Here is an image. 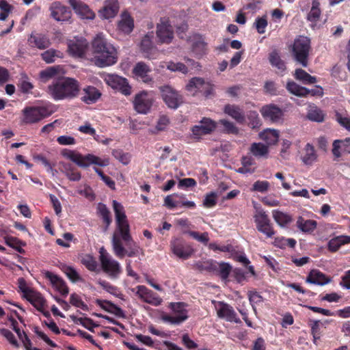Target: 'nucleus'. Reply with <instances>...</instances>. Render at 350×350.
<instances>
[{"instance_id":"72a5a7b5","label":"nucleus","mask_w":350,"mask_h":350,"mask_svg":"<svg viewBox=\"0 0 350 350\" xmlns=\"http://www.w3.org/2000/svg\"><path fill=\"white\" fill-rule=\"evenodd\" d=\"M297 227L304 233H312L317 226V222L312 219H305L299 217L296 222Z\"/></svg>"},{"instance_id":"f03ea898","label":"nucleus","mask_w":350,"mask_h":350,"mask_svg":"<svg viewBox=\"0 0 350 350\" xmlns=\"http://www.w3.org/2000/svg\"><path fill=\"white\" fill-rule=\"evenodd\" d=\"M79 81L73 78L63 77L54 80L47 88L48 94L55 100H70L80 92Z\"/></svg>"},{"instance_id":"0e129e2a","label":"nucleus","mask_w":350,"mask_h":350,"mask_svg":"<svg viewBox=\"0 0 350 350\" xmlns=\"http://www.w3.org/2000/svg\"><path fill=\"white\" fill-rule=\"evenodd\" d=\"M170 123V119L166 116H161L157 122L155 130L157 132L164 131Z\"/></svg>"},{"instance_id":"5701e85b","label":"nucleus","mask_w":350,"mask_h":350,"mask_svg":"<svg viewBox=\"0 0 350 350\" xmlns=\"http://www.w3.org/2000/svg\"><path fill=\"white\" fill-rule=\"evenodd\" d=\"M119 8L118 0H107L103 8L99 10L98 16L102 19L114 18L118 14Z\"/></svg>"},{"instance_id":"58836bf2","label":"nucleus","mask_w":350,"mask_h":350,"mask_svg":"<svg viewBox=\"0 0 350 350\" xmlns=\"http://www.w3.org/2000/svg\"><path fill=\"white\" fill-rule=\"evenodd\" d=\"M350 243L349 236H338L328 242V249L332 252L337 251L342 245Z\"/></svg>"},{"instance_id":"4d7b16f0","label":"nucleus","mask_w":350,"mask_h":350,"mask_svg":"<svg viewBox=\"0 0 350 350\" xmlns=\"http://www.w3.org/2000/svg\"><path fill=\"white\" fill-rule=\"evenodd\" d=\"M42 59L47 64H51L55 61L56 57H59L58 52L53 49H49L42 53Z\"/></svg>"},{"instance_id":"c756f323","label":"nucleus","mask_w":350,"mask_h":350,"mask_svg":"<svg viewBox=\"0 0 350 350\" xmlns=\"http://www.w3.org/2000/svg\"><path fill=\"white\" fill-rule=\"evenodd\" d=\"M118 29L125 34H129L134 28V21L129 12H124L118 22Z\"/></svg>"},{"instance_id":"a878e982","label":"nucleus","mask_w":350,"mask_h":350,"mask_svg":"<svg viewBox=\"0 0 350 350\" xmlns=\"http://www.w3.org/2000/svg\"><path fill=\"white\" fill-rule=\"evenodd\" d=\"M92 164L105 167L108 165L109 160L106 159H102L92 154H88L85 155H83L81 154V157L79 158L78 166L81 167H87Z\"/></svg>"},{"instance_id":"2f4dec72","label":"nucleus","mask_w":350,"mask_h":350,"mask_svg":"<svg viewBox=\"0 0 350 350\" xmlns=\"http://www.w3.org/2000/svg\"><path fill=\"white\" fill-rule=\"evenodd\" d=\"M59 170L71 181H79L81 178V174L70 163L59 162Z\"/></svg>"},{"instance_id":"a18cd8bd","label":"nucleus","mask_w":350,"mask_h":350,"mask_svg":"<svg viewBox=\"0 0 350 350\" xmlns=\"http://www.w3.org/2000/svg\"><path fill=\"white\" fill-rule=\"evenodd\" d=\"M60 72L59 66H51L40 72V79L42 82L46 83L55 77Z\"/></svg>"},{"instance_id":"680f3d73","label":"nucleus","mask_w":350,"mask_h":350,"mask_svg":"<svg viewBox=\"0 0 350 350\" xmlns=\"http://www.w3.org/2000/svg\"><path fill=\"white\" fill-rule=\"evenodd\" d=\"M34 160L46 167L47 172L51 173L53 175H55V173L57 172L55 170H53L50 163L44 156L41 154L36 155L34 157Z\"/></svg>"},{"instance_id":"4c0bfd02","label":"nucleus","mask_w":350,"mask_h":350,"mask_svg":"<svg viewBox=\"0 0 350 350\" xmlns=\"http://www.w3.org/2000/svg\"><path fill=\"white\" fill-rule=\"evenodd\" d=\"M317 155L312 145L307 144L304 148V154L301 157V161L305 165H312L316 161Z\"/></svg>"},{"instance_id":"de8ad7c7","label":"nucleus","mask_w":350,"mask_h":350,"mask_svg":"<svg viewBox=\"0 0 350 350\" xmlns=\"http://www.w3.org/2000/svg\"><path fill=\"white\" fill-rule=\"evenodd\" d=\"M5 243L7 245L14 249L18 252L21 254L25 253L23 247L25 246L26 243L18 239L17 238L13 237H5Z\"/></svg>"},{"instance_id":"1a4fd4ad","label":"nucleus","mask_w":350,"mask_h":350,"mask_svg":"<svg viewBox=\"0 0 350 350\" xmlns=\"http://www.w3.org/2000/svg\"><path fill=\"white\" fill-rule=\"evenodd\" d=\"M170 246L172 254L183 260L191 258L194 253L192 245L180 238L172 239Z\"/></svg>"},{"instance_id":"8fccbe9b","label":"nucleus","mask_w":350,"mask_h":350,"mask_svg":"<svg viewBox=\"0 0 350 350\" xmlns=\"http://www.w3.org/2000/svg\"><path fill=\"white\" fill-rule=\"evenodd\" d=\"M98 212L102 217L103 221L105 223L107 229L111 223L109 211L107 208L106 205L100 203L98 205Z\"/></svg>"},{"instance_id":"3c124183","label":"nucleus","mask_w":350,"mask_h":350,"mask_svg":"<svg viewBox=\"0 0 350 350\" xmlns=\"http://www.w3.org/2000/svg\"><path fill=\"white\" fill-rule=\"evenodd\" d=\"M167 69L172 72L178 71L183 74H187L189 71L187 66L181 62H170L167 64Z\"/></svg>"},{"instance_id":"a19ab883","label":"nucleus","mask_w":350,"mask_h":350,"mask_svg":"<svg viewBox=\"0 0 350 350\" xmlns=\"http://www.w3.org/2000/svg\"><path fill=\"white\" fill-rule=\"evenodd\" d=\"M324 113L321 109L314 105H310L308 110L307 118L313 122H321L324 120Z\"/></svg>"},{"instance_id":"ddd939ff","label":"nucleus","mask_w":350,"mask_h":350,"mask_svg":"<svg viewBox=\"0 0 350 350\" xmlns=\"http://www.w3.org/2000/svg\"><path fill=\"white\" fill-rule=\"evenodd\" d=\"M163 100L168 107L177 109L182 103V96L172 86L166 85L160 87Z\"/></svg>"},{"instance_id":"dca6fc26","label":"nucleus","mask_w":350,"mask_h":350,"mask_svg":"<svg viewBox=\"0 0 350 350\" xmlns=\"http://www.w3.org/2000/svg\"><path fill=\"white\" fill-rule=\"evenodd\" d=\"M157 38L160 44H170L174 38V29L168 20L163 18L157 27Z\"/></svg>"},{"instance_id":"412c9836","label":"nucleus","mask_w":350,"mask_h":350,"mask_svg":"<svg viewBox=\"0 0 350 350\" xmlns=\"http://www.w3.org/2000/svg\"><path fill=\"white\" fill-rule=\"evenodd\" d=\"M44 275L56 291L64 297L68 295L69 293L68 287L62 278L51 271L44 272Z\"/></svg>"},{"instance_id":"6e6d98bb","label":"nucleus","mask_w":350,"mask_h":350,"mask_svg":"<svg viewBox=\"0 0 350 350\" xmlns=\"http://www.w3.org/2000/svg\"><path fill=\"white\" fill-rule=\"evenodd\" d=\"M61 154L63 157L70 159V161H72L78 165L79 158L81 157L80 153L76 152L74 150L64 149L62 151Z\"/></svg>"},{"instance_id":"f3484780","label":"nucleus","mask_w":350,"mask_h":350,"mask_svg":"<svg viewBox=\"0 0 350 350\" xmlns=\"http://www.w3.org/2000/svg\"><path fill=\"white\" fill-rule=\"evenodd\" d=\"M51 16L57 21L67 22L71 19L72 12L68 8L59 1H55L50 5Z\"/></svg>"},{"instance_id":"2eb2a0df","label":"nucleus","mask_w":350,"mask_h":350,"mask_svg":"<svg viewBox=\"0 0 350 350\" xmlns=\"http://www.w3.org/2000/svg\"><path fill=\"white\" fill-rule=\"evenodd\" d=\"M132 292L142 301L152 306H159L162 302V299L159 295L144 285L136 286L132 289Z\"/></svg>"},{"instance_id":"774afa93","label":"nucleus","mask_w":350,"mask_h":350,"mask_svg":"<svg viewBox=\"0 0 350 350\" xmlns=\"http://www.w3.org/2000/svg\"><path fill=\"white\" fill-rule=\"evenodd\" d=\"M254 26L259 33H264L265 32V28L267 26V21L266 18H257L255 21Z\"/></svg>"},{"instance_id":"79ce46f5","label":"nucleus","mask_w":350,"mask_h":350,"mask_svg":"<svg viewBox=\"0 0 350 350\" xmlns=\"http://www.w3.org/2000/svg\"><path fill=\"white\" fill-rule=\"evenodd\" d=\"M287 90L297 96L305 97L308 95V88L302 87L294 81H288L286 84Z\"/></svg>"},{"instance_id":"f8f14e48","label":"nucleus","mask_w":350,"mask_h":350,"mask_svg":"<svg viewBox=\"0 0 350 350\" xmlns=\"http://www.w3.org/2000/svg\"><path fill=\"white\" fill-rule=\"evenodd\" d=\"M212 304L214 306V308L216 310L217 315L219 318L236 323L241 322V320L238 317L234 308L229 304L224 301L215 300H213Z\"/></svg>"},{"instance_id":"b1692460","label":"nucleus","mask_w":350,"mask_h":350,"mask_svg":"<svg viewBox=\"0 0 350 350\" xmlns=\"http://www.w3.org/2000/svg\"><path fill=\"white\" fill-rule=\"evenodd\" d=\"M27 43L31 47L40 50L45 49L51 45L49 38L41 33H31L27 39Z\"/></svg>"},{"instance_id":"423d86ee","label":"nucleus","mask_w":350,"mask_h":350,"mask_svg":"<svg viewBox=\"0 0 350 350\" xmlns=\"http://www.w3.org/2000/svg\"><path fill=\"white\" fill-rule=\"evenodd\" d=\"M153 102L152 92L143 90L135 95L132 103L134 110L137 113L146 115L150 111Z\"/></svg>"},{"instance_id":"f257e3e1","label":"nucleus","mask_w":350,"mask_h":350,"mask_svg":"<svg viewBox=\"0 0 350 350\" xmlns=\"http://www.w3.org/2000/svg\"><path fill=\"white\" fill-rule=\"evenodd\" d=\"M116 216V229L113 232L111 244L115 255L122 258L126 254L129 257L137 256L140 250L130 234V227L123 206L116 200L113 201Z\"/></svg>"},{"instance_id":"20e7f679","label":"nucleus","mask_w":350,"mask_h":350,"mask_svg":"<svg viewBox=\"0 0 350 350\" xmlns=\"http://www.w3.org/2000/svg\"><path fill=\"white\" fill-rule=\"evenodd\" d=\"M310 49V40L308 37L300 36L293 45V55L295 59L303 67L308 66V58Z\"/></svg>"},{"instance_id":"39448f33","label":"nucleus","mask_w":350,"mask_h":350,"mask_svg":"<svg viewBox=\"0 0 350 350\" xmlns=\"http://www.w3.org/2000/svg\"><path fill=\"white\" fill-rule=\"evenodd\" d=\"M99 260L104 272L110 277L116 278L122 272L120 264L103 247L99 249Z\"/></svg>"},{"instance_id":"5fc2aeb1","label":"nucleus","mask_w":350,"mask_h":350,"mask_svg":"<svg viewBox=\"0 0 350 350\" xmlns=\"http://www.w3.org/2000/svg\"><path fill=\"white\" fill-rule=\"evenodd\" d=\"M70 303L75 306V307H77V308H79L83 310H88V306L87 304H85L81 299V297L76 294V293H72L70 295Z\"/></svg>"},{"instance_id":"a211bd4d","label":"nucleus","mask_w":350,"mask_h":350,"mask_svg":"<svg viewBox=\"0 0 350 350\" xmlns=\"http://www.w3.org/2000/svg\"><path fill=\"white\" fill-rule=\"evenodd\" d=\"M88 48V42L83 37H75L68 41V51L74 57H83Z\"/></svg>"},{"instance_id":"6e6552de","label":"nucleus","mask_w":350,"mask_h":350,"mask_svg":"<svg viewBox=\"0 0 350 350\" xmlns=\"http://www.w3.org/2000/svg\"><path fill=\"white\" fill-rule=\"evenodd\" d=\"M185 89L192 95L201 93L206 97L211 95L213 92V85L208 81L202 77H193L185 86Z\"/></svg>"},{"instance_id":"e433bc0d","label":"nucleus","mask_w":350,"mask_h":350,"mask_svg":"<svg viewBox=\"0 0 350 350\" xmlns=\"http://www.w3.org/2000/svg\"><path fill=\"white\" fill-rule=\"evenodd\" d=\"M260 138L265 141L268 145H273L278 142L279 139V133L275 129H266L260 133Z\"/></svg>"},{"instance_id":"7c9ffc66","label":"nucleus","mask_w":350,"mask_h":350,"mask_svg":"<svg viewBox=\"0 0 350 350\" xmlns=\"http://www.w3.org/2000/svg\"><path fill=\"white\" fill-rule=\"evenodd\" d=\"M25 299L30 302L38 310L44 312L46 302L42 294L33 290Z\"/></svg>"},{"instance_id":"e2e57ef3","label":"nucleus","mask_w":350,"mask_h":350,"mask_svg":"<svg viewBox=\"0 0 350 350\" xmlns=\"http://www.w3.org/2000/svg\"><path fill=\"white\" fill-rule=\"evenodd\" d=\"M219 122L224 126V130L226 133L235 135L239 133V129L234 123L226 120H221Z\"/></svg>"},{"instance_id":"c03bdc74","label":"nucleus","mask_w":350,"mask_h":350,"mask_svg":"<svg viewBox=\"0 0 350 350\" xmlns=\"http://www.w3.org/2000/svg\"><path fill=\"white\" fill-rule=\"evenodd\" d=\"M269 60L273 67L276 68L280 72H283L286 70V66L280 58L279 53L274 50L271 51L269 56Z\"/></svg>"},{"instance_id":"473e14b6","label":"nucleus","mask_w":350,"mask_h":350,"mask_svg":"<svg viewBox=\"0 0 350 350\" xmlns=\"http://www.w3.org/2000/svg\"><path fill=\"white\" fill-rule=\"evenodd\" d=\"M84 95L81 100L86 104L96 103L100 97L101 93L95 87L88 86L83 89Z\"/></svg>"},{"instance_id":"7ed1b4c3","label":"nucleus","mask_w":350,"mask_h":350,"mask_svg":"<svg viewBox=\"0 0 350 350\" xmlns=\"http://www.w3.org/2000/svg\"><path fill=\"white\" fill-rule=\"evenodd\" d=\"M92 49L98 66L100 67L109 66L116 63L118 60L117 51L103 33L97 34L94 38Z\"/></svg>"},{"instance_id":"603ef678","label":"nucleus","mask_w":350,"mask_h":350,"mask_svg":"<svg viewBox=\"0 0 350 350\" xmlns=\"http://www.w3.org/2000/svg\"><path fill=\"white\" fill-rule=\"evenodd\" d=\"M247 118L249 120L248 125L252 129L258 128L260 126V120L256 111H250L247 113Z\"/></svg>"},{"instance_id":"bf43d9fd","label":"nucleus","mask_w":350,"mask_h":350,"mask_svg":"<svg viewBox=\"0 0 350 350\" xmlns=\"http://www.w3.org/2000/svg\"><path fill=\"white\" fill-rule=\"evenodd\" d=\"M64 272L68 278L72 282H76L81 280V277L78 272L72 267L67 266L64 268Z\"/></svg>"},{"instance_id":"864d4df0","label":"nucleus","mask_w":350,"mask_h":350,"mask_svg":"<svg viewBox=\"0 0 350 350\" xmlns=\"http://www.w3.org/2000/svg\"><path fill=\"white\" fill-rule=\"evenodd\" d=\"M113 156L124 165H127L131 161L129 153L124 152L120 150H114L112 152Z\"/></svg>"},{"instance_id":"37998d69","label":"nucleus","mask_w":350,"mask_h":350,"mask_svg":"<svg viewBox=\"0 0 350 350\" xmlns=\"http://www.w3.org/2000/svg\"><path fill=\"white\" fill-rule=\"evenodd\" d=\"M250 152L256 157L267 158L269 154V148L262 143H253L250 147Z\"/></svg>"},{"instance_id":"4be33fe9","label":"nucleus","mask_w":350,"mask_h":350,"mask_svg":"<svg viewBox=\"0 0 350 350\" xmlns=\"http://www.w3.org/2000/svg\"><path fill=\"white\" fill-rule=\"evenodd\" d=\"M260 113L265 119L273 122H279L284 116L282 110L275 105H267L262 107Z\"/></svg>"},{"instance_id":"cd10ccee","label":"nucleus","mask_w":350,"mask_h":350,"mask_svg":"<svg viewBox=\"0 0 350 350\" xmlns=\"http://www.w3.org/2000/svg\"><path fill=\"white\" fill-rule=\"evenodd\" d=\"M332 279L317 269H312L307 276V283L323 286L331 282Z\"/></svg>"},{"instance_id":"393cba45","label":"nucleus","mask_w":350,"mask_h":350,"mask_svg":"<svg viewBox=\"0 0 350 350\" xmlns=\"http://www.w3.org/2000/svg\"><path fill=\"white\" fill-rule=\"evenodd\" d=\"M153 36L152 33L145 35L141 41V49L144 53L146 57L149 59L155 58V55L158 53L156 47L152 43Z\"/></svg>"},{"instance_id":"052dcab7","label":"nucleus","mask_w":350,"mask_h":350,"mask_svg":"<svg viewBox=\"0 0 350 350\" xmlns=\"http://www.w3.org/2000/svg\"><path fill=\"white\" fill-rule=\"evenodd\" d=\"M0 334L4 336L14 347L18 348L19 347V343L15 338L14 335L9 329L4 328L1 329Z\"/></svg>"},{"instance_id":"bb28decb","label":"nucleus","mask_w":350,"mask_h":350,"mask_svg":"<svg viewBox=\"0 0 350 350\" xmlns=\"http://www.w3.org/2000/svg\"><path fill=\"white\" fill-rule=\"evenodd\" d=\"M189 42L191 46L192 51L197 56L203 55L206 49V43L202 36L200 34H193L189 38Z\"/></svg>"},{"instance_id":"09e8293b","label":"nucleus","mask_w":350,"mask_h":350,"mask_svg":"<svg viewBox=\"0 0 350 350\" xmlns=\"http://www.w3.org/2000/svg\"><path fill=\"white\" fill-rule=\"evenodd\" d=\"M81 262L90 271H94L97 269V262L90 254L83 255L81 257Z\"/></svg>"},{"instance_id":"c9c22d12","label":"nucleus","mask_w":350,"mask_h":350,"mask_svg":"<svg viewBox=\"0 0 350 350\" xmlns=\"http://www.w3.org/2000/svg\"><path fill=\"white\" fill-rule=\"evenodd\" d=\"M224 112L239 124H243L245 122L244 113L238 106L226 105L224 108Z\"/></svg>"},{"instance_id":"9b49d317","label":"nucleus","mask_w":350,"mask_h":350,"mask_svg":"<svg viewBox=\"0 0 350 350\" xmlns=\"http://www.w3.org/2000/svg\"><path fill=\"white\" fill-rule=\"evenodd\" d=\"M172 310L171 314L161 316V319L165 323L179 325L188 318L185 304L180 302L172 304Z\"/></svg>"},{"instance_id":"6ab92c4d","label":"nucleus","mask_w":350,"mask_h":350,"mask_svg":"<svg viewBox=\"0 0 350 350\" xmlns=\"http://www.w3.org/2000/svg\"><path fill=\"white\" fill-rule=\"evenodd\" d=\"M216 128V123L210 118H203L198 124L191 128V132L195 139H200L201 136L211 133Z\"/></svg>"},{"instance_id":"69168bd1","label":"nucleus","mask_w":350,"mask_h":350,"mask_svg":"<svg viewBox=\"0 0 350 350\" xmlns=\"http://www.w3.org/2000/svg\"><path fill=\"white\" fill-rule=\"evenodd\" d=\"M18 285L25 298L33 290L27 286L25 280L23 278L18 279Z\"/></svg>"},{"instance_id":"c85d7f7f","label":"nucleus","mask_w":350,"mask_h":350,"mask_svg":"<svg viewBox=\"0 0 350 350\" xmlns=\"http://www.w3.org/2000/svg\"><path fill=\"white\" fill-rule=\"evenodd\" d=\"M151 68L145 63L138 62L133 68L135 77L144 83H149L152 81V77L149 75Z\"/></svg>"},{"instance_id":"4468645a","label":"nucleus","mask_w":350,"mask_h":350,"mask_svg":"<svg viewBox=\"0 0 350 350\" xmlns=\"http://www.w3.org/2000/svg\"><path fill=\"white\" fill-rule=\"evenodd\" d=\"M104 81L113 89L118 90L124 95L129 96L131 94V87L125 78L117 75H106Z\"/></svg>"},{"instance_id":"49530a36","label":"nucleus","mask_w":350,"mask_h":350,"mask_svg":"<svg viewBox=\"0 0 350 350\" xmlns=\"http://www.w3.org/2000/svg\"><path fill=\"white\" fill-rule=\"evenodd\" d=\"M294 76L297 80L300 81L304 84H313L317 82L315 77L311 76L305 70L301 68L296 69Z\"/></svg>"},{"instance_id":"aec40b11","label":"nucleus","mask_w":350,"mask_h":350,"mask_svg":"<svg viewBox=\"0 0 350 350\" xmlns=\"http://www.w3.org/2000/svg\"><path fill=\"white\" fill-rule=\"evenodd\" d=\"M68 3L73 10L82 19L93 20L95 18L94 12L89 6L81 0H68Z\"/></svg>"},{"instance_id":"338daca9","label":"nucleus","mask_w":350,"mask_h":350,"mask_svg":"<svg viewBox=\"0 0 350 350\" xmlns=\"http://www.w3.org/2000/svg\"><path fill=\"white\" fill-rule=\"evenodd\" d=\"M189 234L194 239L204 244H206L209 241L208 234L207 232L200 234L196 231H191Z\"/></svg>"},{"instance_id":"9d476101","label":"nucleus","mask_w":350,"mask_h":350,"mask_svg":"<svg viewBox=\"0 0 350 350\" xmlns=\"http://www.w3.org/2000/svg\"><path fill=\"white\" fill-rule=\"evenodd\" d=\"M254 219L257 230L265 234L267 237L271 238L275 234L269 216L263 209L256 207Z\"/></svg>"},{"instance_id":"ea45409f","label":"nucleus","mask_w":350,"mask_h":350,"mask_svg":"<svg viewBox=\"0 0 350 350\" xmlns=\"http://www.w3.org/2000/svg\"><path fill=\"white\" fill-rule=\"evenodd\" d=\"M272 215L275 221L281 227H286L293 220L290 215L278 210H273Z\"/></svg>"},{"instance_id":"13d9d810","label":"nucleus","mask_w":350,"mask_h":350,"mask_svg":"<svg viewBox=\"0 0 350 350\" xmlns=\"http://www.w3.org/2000/svg\"><path fill=\"white\" fill-rule=\"evenodd\" d=\"M269 186V183L266 180H257L253 184L252 191L265 193L268 191Z\"/></svg>"},{"instance_id":"0eeeda50","label":"nucleus","mask_w":350,"mask_h":350,"mask_svg":"<svg viewBox=\"0 0 350 350\" xmlns=\"http://www.w3.org/2000/svg\"><path fill=\"white\" fill-rule=\"evenodd\" d=\"M23 112V122L26 124H33L51 116L53 111L49 106H41L25 107Z\"/></svg>"},{"instance_id":"f704fd0d","label":"nucleus","mask_w":350,"mask_h":350,"mask_svg":"<svg viewBox=\"0 0 350 350\" xmlns=\"http://www.w3.org/2000/svg\"><path fill=\"white\" fill-rule=\"evenodd\" d=\"M321 10L319 8V3L317 0H313L312 7L307 15V20L311 23L312 28L317 27V23L319 21L321 16Z\"/></svg>"}]
</instances>
